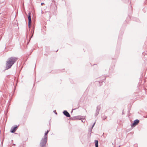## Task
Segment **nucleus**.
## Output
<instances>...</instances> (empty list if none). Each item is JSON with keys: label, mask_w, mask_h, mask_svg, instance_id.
Segmentation results:
<instances>
[{"label": "nucleus", "mask_w": 147, "mask_h": 147, "mask_svg": "<svg viewBox=\"0 0 147 147\" xmlns=\"http://www.w3.org/2000/svg\"><path fill=\"white\" fill-rule=\"evenodd\" d=\"M95 146L96 147H98V141L97 140H95Z\"/></svg>", "instance_id": "obj_7"}, {"label": "nucleus", "mask_w": 147, "mask_h": 147, "mask_svg": "<svg viewBox=\"0 0 147 147\" xmlns=\"http://www.w3.org/2000/svg\"><path fill=\"white\" fill-rule=\"evenodd\" d=\"M18 127L17 126H16L14 127L13 128H11V129L10 132L12 133H14L15 132L17 129Z\"/></svg>", "instance_id": "obj_6"}, {"label": "nucleus", "mask_w": 147, "mask_h": 147, "mask_svg": "<svg viewBox=\"0 0 147 147\" xmlns=\"http://www.w3.org/2000/svg\"><path fill=\"white\" fill-rule=\"evenodd\" d=\"M49 130H48L47 132L45 133L44 138L43 139H42L41 140L40 144L42 146H43L45 145L47 142V134L49 132Z\"/></svg>", "instance_id": "obj_2"}, {"label": "nucleus", "mask_w": 147, "mask_h": 147, "mask_svg": "<svg viewBox=\"0 0 147 147\" xmlns=\"http://www.w3.org/2000/svg\"><path fill=\"white\" fill-rule=\"evenodd\" d=\"M43 5V3H41V5Z\"/></svg>", "instance_id": "obj_8"}, {"label": "nucleus", "mask_w": 147, "mask_h": 147, "mask_svg": "<svg viewBox=\"0 0 147 147\" xmlns=\"http://www.w3.org/2000/svg\"><path fill=\"white\" fill-rule=\"evenodd\" d=\"M139 121L138 119L134 121V122L132 124V126L135 127L139 123Z\"/></svg>", "instance_id": "obj_4"}, {"label": "nucleus", "mask_w": 147, "mask_h": 147, "mask_svg": "<svg viewBox=\"0 0 147 147\" xmlns=\"http://www.w3.org/2000/svg\"><path fill=\"white\" fill-rule=\"evenodd\" d=\"M63 113L67 117H69L70 116V115L69 114V113L67 111H64L63 112Z\"/></svg>", "instance_id": "obj_5"}, {"label": "nucleus", "mask_w": 147, "mask_h": 147, "mask_svg": "<svg viewBox=\"0 0 147 147\" xmlns=\"http://www.w3.org/2000/svg\"><path fill=\"white\" fill-rule=\"evenodd\" d=\"M31 13H28V27L30 28L31 26Z\"/></svg>", "instance_id": "obj_3"}, {"label": "nucleus", "mask_w": 147, "mask_h": 147, "mask_svg": "<svg viewBox=\"0 0 147 147\" xmlns=\"http://www.w3.org/2000/svg\"><path fill=\"white\" fill-rule=\"evenodd\" d=\"M18 58L14 57L9 58L6 63V68L8 69L10 68L14 63L17 60Z\"/></svg>", "instance_id": "obj_1"}]
</instances>
